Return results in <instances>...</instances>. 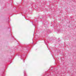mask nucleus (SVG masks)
<instances>
[{"label": "nucleus", "mask_w": 76, "mask_h": 76, "mask_svg": "<svg viewBox=\"0 0 76 76\" xmlns=\"http://www.w3.org/2000/svg\"><path fill=\"white\" fill-rule=\"evenodd\" d=\"M23 61H24V63H25V61H24V60H23Z\"/></svg>", "instance_id": "7ed1b4c3"}, {"label": "nucleus", "mask_w": 76, "mask_h": 76, "mask_svg": "<svg viewBox=\"0 0 76 76\" xmlns=\"http://www.w3.org/2000/svg\"><path fill=\"white\" fill-rule=\"evenodd\" d=\"M53 57L54 58V57L53 56Z\"/></svg>", "instance_id": "0eeeda50"}, {"label": "nucleus", "mask_w": 76, "mask_h": 76, "mask_svg": "<svg viewBox=\"0 0 76 76\" xmlns=\"http://www.w3.org/2000/svg\"><path fill=\"white\" fill-rule=\"evenodd\" d=\"M50 52H51V51H50Z\"/></svg>", "instance_id": "423d86ee"}, {"label": "nucleus", "mask_w": 76, "mask_h": 76, "mask_svg": "<svg viewBox=\"0 0 76 76\" xmlns=\"http://www.w3.org/2000/svg\"><path fill=\"white\" fill-rule=\"evenodd\" d=\"M31 23H32L33 25H34V26H35V25H34V24H33V21H32V22H31Z\"/></svg>", "instance_id": "f03ea898"}, {"label": "nucleus", "mask_w": 76, "mask_h": 76, "mask_svg": "<svg viewBox=\"0 0 76 76\" xmlns=\"http://www.w3.org/2000/svg\"><path fill=\"white\" fill-rule=\"evenodd\" d=\"M24 76H26V72H25V71H24Z\"/></svg>", "instance_id": "f257e3e1"}, {"label": "nucleus", "mask_w": 76, "mask_h": 76, "mask_svg": "<svg viewBox=\"0 0 76 76\" xmlns=\"http://www.w3.org/2000/svg\"><path fill=\"white\" fill-rule=\"evenodd\" d=\"M25 18H26V17H25V16H24Z\"/></svg>", "instance_id": "20e7f679"}, {"label": "nucleus", "mask_w": 76, "mask_h": 76, "mask_svg": "<svg viewBox=\"0 0 76 76\" xmlns=\"http://www.w3.org/2000/svg\"><path fill=\"white\" fill-rule=\"evenodd\" d=\"M52 57H53V55H52Z\"/></svg>", "instance_id": "39448f33"}]
</instances>
